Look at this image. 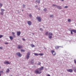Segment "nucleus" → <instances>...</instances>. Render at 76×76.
<instances>
[{
  "label": "nucleus",
  "mask_w": 76,
  "mask_h": 76,
  "mask_svg": "<svg viewBox=\"0 0 76 76\" xmlns=\"http://www.w3.org/2000/svg\"><path fill=\"white\" fill-rule=\"evenodd\" d=\"M35 72L36 74H40V73H41V71H39V70L38 69L35 71Z\"/></svg>",
  "instance_id": "1"
},
{
  "label": "nucleus",
  "mask_w": 76,
  "mask_h": 76,
  "mask_svg": "<svg viewBox=\"0 0 76 76\" xmlns=\"http://www.w3.org/2000/svg\"><path fill=\"white\" fill-rule=\"evenodd\" d=\"M52 36H53V33L51 32H49L48 35V37L50 39H51L52 38Z\"/></svg>",
  "instance_id": "2"
},
{
  "label": "nucleus",
  "mask_w": 76,
  "mask_h": 76,
  "mask_svg": "<svg viewBox=\"0 0 76 76\" xmlns=\"http://www.w3.org/2000/svg\"><path fill=\"white\" fill-rule=\"evenodd\" d=\"M36 19L37 20L38 22H41V17L39 16H37V17Z\"/></svg>",
  "instance_id": "3"
},
{
  "label": "nucleus",
  "mask_w": 76,
  "mask_h": 76,
  "mask_svg": "<svg viewBox=\"0 0 76 76\" xmlns=\"http://www.w3.org/2000/svg\"><path fill=\"white\" fill-rule=\"evenodd\" d=\"M30 52H28V53H27L26 56V58L27 60H28V59H29V58L30 57Z\"/></svg>",
  "instance_id": "4"
},
{
  "label": "nucleus",
  "mask_w": 76,
  "mask_h": 76,
  "mask_svg": "<svg viewBox=\"0 0 76 76\" xmlns=\"http://www.w3.org/2000/svg\"><path fill=\"white\" fill-rule=\"evenodd\" d=\"M16 55L18 56L19 57H22V54H20V53L19 52L16 53Z\"/></svg>",
  "instance_id": "5"
},
{
  "label": "nucleus",
  "mask_w": 76,
  "mask_h": 76,
  "mask_svg": "<svg viewBox=\"0 0 76 76\" xmlns=\"http://www.w3.org/2000/svg\"><path fill=\"white\" fill-rule=\"evenodd\" d=\"M67 72H70V73H72L73 72V69H69L66 70Z\"/></svg>",
  "instance_id": "6"
},
{
  "label": "nucleus",
  "mask_w": 76,
  "mask_h": 76,
  "mask_svg": "<svg viewBox=\"0 0 76 76\" xmlns=\"http://www.w3.org/2000/svg\"><path fill=\"white\" fill-rule=\"evenodd\" d=\"M4 63L5 64H10V62H9V61H5L4 62Z\"/></svg>",
  "instance_id": "7"
},
{
  "label": "nucleus",
  "mask_w": 76,
  "mask_h": 76,
  "mask_svg": "<svg viewBox=\"0 0 76 76\" xmlns=\"http://www.w3.org/2000/svg\"><path fill=\"white\" fill-rule=\"evenodd\" d=\"M43 69H44V67L43 66H42L41 67L38 69V70H39L40 71H41V70H42Z\"/></svg>",
  "instance_id": "8"
},
{
  "label": "nucleus",
  "mask_w": 76,
  "mask_h": 76,
  "mask_svg": "<svg viewBox=\"0 0 76 76\" xmlns=\"http://www.w3.org/2000/svg\"><path fill=\"white\" fill-rule=\"evenodd\" d=\"M23 47H22V46L20 45H18V49H21V48H22Z\"/></svg>",
  "instance_id": "9"
},
{
  "label": "nucleus",
  "mask_w": 76,
  "mask_h": 76,
  "mask_svg": "<svg viewBox=\"0 0 76 76\" xmlns=\"http://www.w3.org/2000/svg\"><path fill=\"white\" fill-rule=\"evenodd\" d=\"M27 23L28 24V25H29V26H31V21H27Z\"/></svg>",
  "instance_id": "10"
},
{
  "label": "nucleus",
  "mask_w": 76,
  "mask_h": 76,
  "mask_svg": "<svg viewBox=\"0 0 76 76\" xmlns=\"http://www.w3.org/2000/svg\"><path fill=\"white\" fill-rule=\"evenodd\" d=\"M51 52V53H52V54L53 56H55V55H56V52H54V51L52 50Z\"/></svg>",
  "instance_id": "11"
},
{
  "label": "nucleus",
  "mask_w": 76,
  "mask_h": 76,
  "mask_svg": "<svg viewBox=\"0 0 76 76\" xmlns=\"http://www.w3.org/2000/svg\"><path fill=\"white\" fill-rule=\"evenodd\" d=\"M56 7L58 8V9H61V7L60 6H58V5H56Z\"/></svg>",
  "instance_id": "12"
},
{
  "label": "nucleus",
  "mask_w": 76,
  "mask_h": 76,
  "mask_svg": "<svg viewBox=\"0 0 76 76\" xmlns=\"http://www.w3.org/2000/svg\"><path fill=\"white\" fill-rule=\"evenodd\" d=\"M17 34L18 36H19L20 35V31H18L17 32Z\"/></svg>",
  "instance_id": "13"
},
{
  "label": "nucleus",
  "mask_w": 76,
  "mask_h": 76,
  "mask_svg": "<svg viewBox=\"0 0 76 76\" xmlns=\"http://www.w3.org/2000/svg\"><path fill=\"white\" fill-rule=\"evenodd\" d=\"M28 16H29V17H30V18H32V15L31 14H29Z\"/></svg>",
  "instance_id": "14"
},
{
  "label": "nucleus",
  "mask_w": 76,
  "mask_h": 76,
  "mask_svg": "<svg viewBox=\"0 0 76 76\" xmlns=\"http://www.w3.org/2000/svg\"><path fill=\"white\" fill-rule=\"evenodd\" d=\"M59 47H61V46H56L55 47V48H56V49H58V48H59Z\"/></svg>",
  "instance_id": "15"
},
{
  "label": "nucleus",
  "mask_w": 76,
  "mask_h": 76,
  "mask_svg": "<svg viewBox=\"0 0 76 76\" xmlns=\"http://www.w3.org/2000/svg\"><path fill=\"white\" fill-rule=\"evenodd\" d=\"M72 31L74 32V33H76V30L75 29L72 30Z\"/></svg>",
  "instance_id": "16"
},
{
  "label": "nucleus",
  "mask_w": 76,
  "mask_h": 76,
  "mask_svg": "<svg viewBox=\"0 0 76 76\" xmlns=\"http://www.w3.org/2000/svg\"><path fill=\"white\" fill-rule=\"evenodd\" d=\"M10 38L11 40H12V39H13V37L12 36L10 37Z\"/></svg>",
  "instance_id": "17"
},
{
  "label": "nucleus",
  "mask_w": 76,
  "mask_h": 76,
  "mask_svg": "<svg viewBox=\"0 0 76 76\" xmlns=\"http://www.w3.org/2000/svg\"><path fill=\"white\" fill-rule=\"evenodd\" d=\"M44 55V54L43 53H39V56H43Z\"/></svg>",
  "instance_id": "18"
},
{
  "label": "nucleus",
  "mask_w": 76,
  "mask_h": 76,
  "mask_svg": "<svg viewBox=\"0 0 76 76\" xmlns=\"http://www.w3.org/2000/svg\"><path fill=\"white\" fill-rule=\"evenodd\" d=\"M34 55L35 56H39V54L37 53H34Z\"/></svg>",
  "instance_id": "19"
},
{
  "label": "nucleus",
  "mask_w": 76,
  "mask_h": 76,
  "mask_svg": "<svg viewBox=\"0 0 76 76\" xmlns=\"http://www.w3.org/2000/svg\"><path fill=\"white\" fill-rule=\"evenodd\" d=\"M36 2H37L38 3H40V1L37 0L36 1Z\"/></svg>",
  "instance_id": "20"
},
{
  "label": "nucleus",
  "mask_w": 76,
  "mask_h": 76,
  "mask_svg": "<svg viewBox=\"0 0 76 76\" xmlns=\"http://www.w3.org/2000/svg\"><path fill=\"white\" fill-rule=\"evenodd\" d=\"M31 47H35V45H34L31 44Z\"/></svg>",
  "instance_id": "21"
},
{
  "label": "nucleus",
  "mask_w": 76,
  "mask_h": 76,
  "mask_svg": "<svg viewBox=\"0 0 76 76\" xmlns=\"http://www.w3.org/2000/svg\"><path fill=\"white\" fill-rule=\"evenodd\" d=\"M9 68H8L7 69V70L6 71V72L7 73H9Z\"/></svg>",
  "instance_id": "22"
},
{
  "label": "nucleus",
  "mask_w": 76,
  "mask_h": 76,
  "mask_svg": "<svg viewBox=\"0 0 76 76\" xmlns=\"http://www.w3.org/2000/svg\"><path fill=\"white\" fill-rule=\"evenodd\" d=\"M21 51H22V52H25V50L21 49Z\"/></svg>",
  "instance_id": "23"
},
{
  "label": "nucleus",
  "mask_w": 76,
  "mask_h": 76,
  "mask_svg": "<svg viewBox=\"0 0 76 76\" xmlns=\"http://www.w3.org/2000/svg\"><path fill=\"white\" fill-rule=\"evenodd\" d=\"M34 60H32V61H31V64H33L34 63Z\"/></svg>",
  "instance_id": "24"
},
{
  "label": "nucleus",
  "mask_w": 76,
  "mask_h": 76,
  "mask_svg": "<svg viewBox=\"0 0 76 76\" xmlns=\"http://www.w3.org/2000/svg\"><path fill=\"white\" fill-rule=\"evenodd\" d=\"M44 11H45V12H47V9H46V8H45L44 9Z\"/></svg>",
  "instance_id": "25"
},
{
  "label": "nucleus",
  "mask_w": 76,
  "mask_h": 76,
  "mask_svg": "<svg viewBox=\"0 0 76 76\" xmlns=\"http://www.w3.org/2000/svg\"><path fill=\"white\" fill-rule=\"evenodd\" d=\"M68 22H71V20H70V19H68Z\"/></svg>",
  "instance_id": "26"
},
{
  "label": "nucleus",
  "mask_w": 76,
  "mask_h": 76,
  "mask_svg": "<svg viewBox=\"0 0 76 76\" xmlns=\"http://www.w3.org/2000/svg\"><path fill=\"white\" fill-rule=\"evenodd\" d=\"M2 6H3V4L1 3H0V7H1Z\"/></svg>",
  "instance_id": "27"
},
{
  "label": "nucleus",
  "mask_w": 76,
  "mask_h": 76,
  "mask_svg": "<svg viewBox=\"0 0 76 76\" xmlns=\"http://www.w3.org/2000/svg\"><path fill=\"white\" fill-rule=\"evenodd\" d=\"M1 12H4V10L3 9H1Z\"/></svg>",
  "instance_id": "28"
},
{
  "label": "nucleus",
  "mask_w": 76,
  "mask_h": 76,
  "mask_svg": "<svg viewBox=\"0 0 76 76\" xmlns=\"http://www.w3.org/2000/svg\"><path fill=\"white\" fill-rule=\"evenodd\" d=\"M53 16H53V15H50V18H53Z\"/></svg>",
  "instance_id": "29"
},
{
  "label": "nucleus",
  "mask_w": 76,
  "mask_h": 76,
  "mask_svg": "<svg viewBox=\"0 0 76 76\" xmlns=\"http://www.w3.org/2000/svg\"><path fill=\"white\" fill-rule=\"evenodd\" d=\"M46 35H48V32H47L45 34Z\"/></svg>",
  "instance_id": "30"
},
{
  "label": "nucleus",
  "mask_w": 76,
  "mask_h": 76,
  "mask_svg": "<svg viewBox=\"0 0 76 76\" xmlns=\"http://www.w3.org/2000/svg\"><path fill=\"white\" fill-rule=\"evenodd\" d=\"M3 71H0V73H3Z\"/></svg>",
  "instance_id": "31"
},
{
  "label": "nucleus",
  "mask_w": 76,
  "mask_h": 76,
  "mask_svg": "<svg viewBox=\"0 0 76 76\" xmlns=\"http://www.w3.org/2000/svg\"><path fill=\"white\" fill-rule=\"evenodd\" d=\"M3 37V35H0V38H2Z\"/></svg>",
  "instance_id": "32"
},
{
  "label": "nucleus",
  "mask_w": 76,
  "mask_h": 76,
  "mask_svg": "<svg viewBox=\"0 0 76 76\" xmlns=\"http://www.w3.org/2000/svg\"><path fill=\"white\" fill-rule=\"evenodd\" d=\"M73 70L75 72H76V69H74Z\"/></svg>",
  "instance_id": "33"
},
{
  "label": "nucleus",
  "mask_w": 76,
  "mask_h": 76,
  "mask_svg": "<svg viewBox=\"0 0 76 76\" xmlns=\"http://www.w3.org/2000/svg\"><path fill=\"white\" fill-rule=\"evenodd\" d=\"M39 30L41 31H43V29H42V28H40Z\"/></svg>",
  "instance_id": "34"
},
{
  "label": "nucleus",
  "mask_w": 76,
  "mask_h": 76,
  "mask_svg": "<svg viewBox=\"0 0 76 76\" xmlns=\"http://www.w3.org/2000/svg\"><path fill=\"white\" fill-rule=\"evenodd\" d=\"M23 8L25 7V5H24V4L23 5Z\"/></svg>",
  "instance_id": "35"
},
{
  "label": "nucleus",
  "mask_w": 76,
  "mask_h": 76,
  "mask_svg": "<svg viewBox=\"0 0 76 76\" xmlns=\"http://www.w3.org/2000/svg\"><path fill=\"white\" fill-rule=\"evenodd\" d=\"M4 44H9V43H8V42H4Z\"/></svg>",
  "instance_id": "36"
},
{
  "label": "nucleus",
  "mask_w": 76,
  "mask_h": 76,
  "mask_svg": "<svg viewBox=\"0 0 76 76\" xmlns=\"http://www.w3.org/2000/svg\"><path fill=\"white\" fill-rule=\"evenodd\" d=\"M71 34H73V31H72V30L71 31Z\"/></svg>",
  "instance_id": "37"
},
{
  "label": "nucleus",
  "mask_w": 76,
  "mask_h": 76,
  "mask_svg": "<svg viewBox=\"0 0 76 76\" xmlns=\"http://www.w3.org/2000/svg\"><path fill=\"white\" fill-rule=\"evenodd\" d=\"M68 7L67 6H65L64 7V8H67Z\"/></svg>",
  "instance_id": "38"
},
{
  "label": "nucleus",
  "mask_w": 76,
  "mask_h": 76,
  "mask_svg": "<svg viewBox=\"0 0 76 76\" xmlns=\"http://www.w3.org/2000/svg\"><path fill=\"white\" fill-rule=\"evenodd\" d=\"M12 35H15V33L13 32H12Z\"/></svg>",
  "instance_id": "39"
},
{
  "label": "nucleus",
  "mask_w": 76,
  "mask_h": 76,
  "mask_svg": "<svg viewBox=\"0 0 76 76\" xmlns=\"http://www.w3.org/2000/svg\"><path fill=\"white\" fill-rule=\"evenodd\" d=\"M52 6H56H56H57V5H55V4H53Z\"/></svg>",
  "instance_id": "40"
},
{
  "label": "nucleus",
  "mask_w": 76,
  "mask_h": 76,
  "mask_svg": "<svg viewBox=\"0 0 76 76\" xmlns=\"http://www.w3.org/2000/svg\"><path fill=\"white\" fill-rule=\"evenodd\" d=\"M40 64H41V63L39 62V63H38V65H40Z\"/></svg>",
  "instance_id": "41"
},
{
  "label": "nucleus",
  "mask_w": 76,
  "mask_h": 76,
  "mask_svg": "<svg viewBox=\"0 0 76 76\" xmlns=\"http://www.w3.org/2000/svg\"><path fill=\"white\" fill-rule=\"evenodd\" d=\"M3 12H2L1 13V15H3Z\"/></svg>",
  "instance_id": "42"
},
{
  "label": "nucleus",
  "mask_w": 76,
  "mask_h": 76,
  "mask_svg": "<svg viewBox=\"0 0 76 76\" xmlns=\"http://www.w3.org/2000/svg\"><path fill=\"white\" fill-rule=\"evenodd\" d=\"M13 35L14 37H16V36H15V34H13Z\"/></svg>",
  "instance_id": "43"
},
{
  "label": "nucleus",
  "mask_w": 76,
  "mask_h": 76,
  "mask_svg": "<svg viewBox=\"0 0 76 76\" xmlns=\"http://www.w3.org/2000/svg\"><path fill=\"white\" fill-rule=\"evenodd\" d=\"M22 39H23V41H25V39L23 38Z\"/></svg>",
  "instance_id": "44"
},
{
  "label": "nucleus",
  "mask_w": 76,
  "mask_h": 76,
  "mask_svg": "<svg viewBox=\"0 0 76 76\" xmlns=\"http://www.w3.org/2000/svg\"><path fill=\"white\" fill-rule=\"evenodd\" d=\"M0 49H3V48H2L1 47H0Z\"/></svg>",
  "instance_id": "45"
},
{
  "label": "nucleus",
  "mask_w": 76,
  "mask_h": 76,
  "mask_svg": "<svg viewBox=\"0 0 76 76\" xmlns=\"http://www.w3.org/2000/svg\"><path fill=\"white\" fill-rule=\"evenodd\" d=\"M48 76H50V74H48Z\"/></svg>",
  "instance_id": "46"
},
{
  "label": "nucleus",
  "mask_w": 76,
  "mask_h": 76,
  "mask_svg": "<svg viewBox=\"0 0 76 76\" xmlns=\"http://www.w3.org/2000/svg\"><path fill=\"white\" fill-rule=\"evenodd\" d=\"M61 0V1H64V0Z\"/></svg>",
  "instance_id": "47"
},
{
  "label": "nucleus",
  "mask_w": 76,
  "mask_h": 76,
  "mask_svg": "<svg viewBox=\"0 0 76 76\" xmlns=\"http://www.w3.org/2000/svg\"><path fill=\"white\" fill-rule=\"evenodd\" d=\"M35 7H36L37 8V6H36Z\"/></svg>",
  "instance_id": "48"
},
{
  "label": "nucleus",
  "mask_w": 76,
  "mask_h": 76,
  "mask_svg": "<svg viewBox=\"0 0 76 76\" xmlns=\"http://www.w3.org/2000/svg\"><path fill=\"white\" fill-rule=\"evenodd\" d=\"M22 11H23V10H22Z\"/></svg>",
  "instance_id": "49"
},
{
  "label": "nucleus",
  "mask_w": 76,
  "mask_h": 76,
  "mask_svg": "<svg viewBox=\"0 0 76 76\" xmlns=\"http://www.w3.org/2000/svg\"><path fill=\"white\" fill-rule=\"evenodd\" d=\"M0 76H1V74H0Z\"/></svg>",
  "instance_id": "50"
},
{
  "label": "nucleus",
  "mask_w": 76,
  "mask_h": 76,
  "mask_svg": "<svg viewBox=\"0 0 76 76\" xmlns=\"http://www.w3.org/2000/svg\"><path fill=\"white\" fill-rule=\"evenodd\" d=\"M43 27V28H45L44 27Z\"/></svg>",
  "instance_id": "51"
},
{
  "label": "nucleus",
  "mask_w": 76,
  "mask_h": 76,
  "mask_svg": "<svg viewBox=\"0 0 76 76\" xmlns=\"http://www.w3.org/2000/svg\"><path fill=\"white\" fill-rule=\"evenodd\" d=\"M45 49H46V48H45Z\"/></svg>",
  "instance_id": "52"
},
{
  "label": "nucleus",
  "mask_w": 76,
  "mask_h": 76,
  "mask_svg": "<svg viewBox=\"0 0 76 76\" xmlns=\"http://www.w3.org/2000/svg\"><path fill=\"white\" fill-rule=\"evenodd\" d=\"M33 34H34V33H33Z\"/></svg>",
  "instance_id": "53"
}]
</instances>
